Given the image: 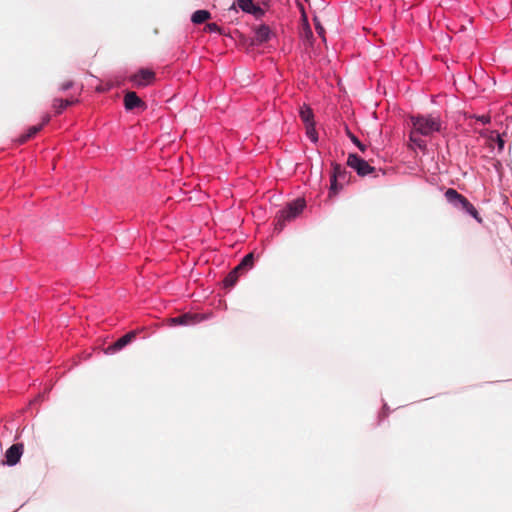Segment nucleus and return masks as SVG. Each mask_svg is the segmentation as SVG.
<instances>
[{"instance_id":"18","label":"nucleus","mask_w":512,"mask_h":512,"mask_svg":"<svg viewBox=\"0 0 512 512\" xmlns=\"http://www.w3.org/2000/svg\"><path fill=\"white\" fill-rule=\"evenodd\" d=\"M239 274L240 273L235 268H233L223 279L224 288H226V289L233 288L238 281Z\"/></svg>"},{"instance_id":"10","label":"nucleus","mask_w":512,"mask_h":512,"mask_svg":"<svg viewBox=\"0 0 512 512\" xmlns=\"http://www.w3.org/2000/svg\"><path fill=\"white\" fill-rule=\"evenodd\" d=\"M273 37H275V34L271 28L267 24L262 23L254 29V39L251 45H262L269 42Z\"/></svg>"},{"instance_id":"11","label":"nucleus","mask_w":512,"mask_h":512,"mask_svg":"<svg viewBox=\"0 0 512 512\" xmlns=\"http://www.w3.org/2000/svg\"><path fill=\"white\" fill-rule=\"evenodd\" d=\"M136 331H130L121 337H119L116 341L112 342L107 348V354H114L116 352L124 349L128 344H130L136 338Z\"/></svg>"},{"instance_id":"29","label":"nucleus","mask_w":512,"mask_h":512,"mask_svg":"<svg viewBox=\"0 0 512 512\" xmlns=\"http://www.w3.org/2000/svg\"><path fill=\"white\" fill-rule=\"evenodd\" d=\"M306 29H307V32L312 36V30L308 23H306Z\"/></svg>"},{"instance_id":"15","label":"nucleus","mask_w":512,"mask_h":512,"mask_svg":"<svg viewBox=\"0 0 512 512\" xmlns=\"http://www.w3.org/2000/svg\"><path fill=\"white\" fill-rule=\"evenodd\" d=\"M255 256L254 253H248L242 257L236 267H234L239 273L250 270L254 266Z\"/></svg>"},{"instance_id":"3","label":"nucleus","mask_w":512,"mask_h":512,"mask_svg":"<svg viewBox=\"0 0 512 512\" xmlns=\"http://www.w3.org/2000/svg\"><path fill=\"white\" fill-rule=\"evenodd\" d=\"M444 196L447 202L454 208L459 209L475 219L479 224L483 223V219L480 216L476 207L461 193L454 188H448Z\"/></svg>"},{"instance_id":"21","label":"nucleus","mask_w":512,"mask_h":512,"mask_svg":"<svg viewBox=\"0 0 512 512\" xmlns=\"http://www.w3.org/2000/svg\"><path fill=\"white\" fill-rule=\"evenodd\" d=\"M489 139L491 141H495L498 153H501L504 150L505 140L503 138V135H501L498 131H491Z\"/></svg>"},{"instance_id":"12","label":"nucleus","mask_w":512,"mask_h":512,"mask_svg":"<svg viewBox=\"0 0 512 512\" xmlns=\"http://www.w3.org/2000/svg\"><path fill=\"white\" fill-rule=\"evenodd\" d=\"M49 121H50V115H48V114L44 115L42 117L41 123L29 127L26 130V132H24L23 134H21L19 136L18 142L20 144H24L28 140L35 137L43 129V127L49 123Z\"/></svg>"},{"instance_id":"5","label":"nucleus","mask_w":512,"mask_h":512,"mask_svg":"<svg viewBox=\"0 0 512 512\" xmlns=\"http://www.w3.org/2000/svg\"><path fill=\"white\" fill-rule=\"evenodd\" d=\"M237 7L243 13L252 15L256 20L262 19L266 11L254 0H235L232 4L231 9Z\"/></svg>"},{"instance_id":"8","label":"nucleus","mask_w":512,"mask_h":512,"mask_svg":"<svg viewBox=\"0 0 512 512\" xmlns=\"http://www.w3.org/2000/svg\"><path fill=\"white\" fill-rule=\"evenodd\" d=\"M24 445L23 443H15L11 445L5 452V461L4 465L8 467H13L20 462V459L23 455Z\"/></svg>"},{"instance_id":"27","label":"nucleus","mask_w":512,"mask_h":512,"mask_svg":"<svg viewBox=\"0 0 512 512\" xmlns=\"http://www.w3.org/2000/svg\"><path fill=\"white\" fill-rule=\"evenodd\" d=\"M390 413V408L389 406L387 405L386 402L383 401V408H382V412L379 413L378 417H379V422L384 419L385 417H387Z\"/></svg>"},{"instance_id":"19","label":"nucleus","mask_w":512,"mask_h":512,"mask_svg":"<svg viewBox=\"0 0 512 512\" xmlns=\"http://www.w3.org/2000/svg\"><path fill=\"white\" fill-rule=\"evenodd\" d=\"M415 131L412 129V131L409 133V141L417 147L422 152H425L427 150V143L425 140H423L420 137L415 136Z\"/></svg>"},{"instance_id":"13","label":"nucleus","mask_w":512,"mask_h":512,"mask_svg":"<svg viewBox=\"0 0 512 512\" xmlns=\"http://www.w3.org/2000/svg\"><path fill=\"white\" fill-rule=\"evenodd\" d=\"M332 172L331 176H336V179H338L341 182L348 183L351 178V173L346 170L345 167H343L341 164L337 162H331Z\"/></svg>"},{"instance_id":"24","label":"nucleus","mask_w":512,"mask_h":512,"mask_svg":"<svg viewBox=\"0 0 512 512\" xmlns=\"http://www.w3.org/2000/svg\"><path fill=\"white\" fill-rule=\"evenodd\" d=\"M313 22H314V27H315L316 33L322 38L323 41H326L325 28L323 27V25L321 24V21L319 20V18L317 16L313 17Z\"/></svg>"},{"instance_id":"2","label":"nucleus","mask_w":512,"mask_h":512,"mask_svg":"<svg viewBox=\"0 0 512 512\" xmlns=\"http://www.w3.org/2000/svg\"><path fill=\"white\" fill-rule=\"evenodd\" d=\"M409 120L413 130L421 136H430L442 129L441 119L432 114L410 115Z\"/></svg>"},{"instance_id":"4","label":"nucleus","mask_w":512,"mask_h":512,"mask_svg":"<svg viewBox=\"0 0 512 512\" xmlns=\"http://www.w3.org/2000/svg\"><path fill=\"white\" fill-rule=\"evenodd\" d=\"M347 165L352 168L358 176L365 177L375 172V167L371 166L368 161L356 153H349L347 157Z\"/></svg>"},{"instance_id":"17","label":"nucleus","mask_w":512,"mask_h":512,"mask_svg":"<svg viewBox=\"0 0 512 512\" xmlns=\"http://www.w3.org/2000/svg\"><path fill=\"white\" fill-rule=\"evenodd\" d=\"M77 100H69L62 98H55L53 100V108L57 115L62 114L69 106L73 105Z\"/></svg>"},{"instance_id":"1","label":"nucleus","mask_w":512,"mask_h":512,"mask_svg":"<svg viewBox=\"0 0 512 512\" xmlns=\"http://www.w3.org/2000/svg\"><path fill=\"white\" fill-rule=\"evenodd\" d=\"M306 201L303 198H295L288 202L282 209L278 210L275 215L274 234H280L287 222L296 219L305 209Z\"/></svg>"},{"instance_id":"16","label":"nucleus","mask_w":512,"mask_h":512,"mask_svg":"<svg viewBox=\"0 0 512 512\" xmlns=\"http://www.w3.org/2000/svg\"><path fill=\"white\" fill-rule=\"evenodd\" d=\"M211 18V13L206 9H199L192 13L191 22L195 25H200Z\"/></svg>"},{"instance_id":"7","label":"nucleus","mask_w":512,"mask_h":512,"mask_svg":"<svg viewBox=\"0 0 512 512\" xmlns=\"http://www.w3.org/2000/svg\"><path fill=\"white\" fill-rule=\"evenodd\" d=\"M124 109L129 112L135 109L144 111L147 109V103L142 100L136 92L127 91L123 98Z\"/></svg>"},{"instance_id":"23","label":"nucleus","mask_w":512,"mask_h":512,"mask_svg":"<svg viewBox=\"0 0 512 512\" xmlns=\"http://www.w3.org/2000/svg\"><path fill=\"white\" fill-rule=\"evenodd\" d=\"M315 126H316V123L305 126V128H306V136L314 144H316L318 142V140H319L318 133L316 131V127Z\"/></svg>"},{"instance_id":"22","label":"nucleus","mask_w":512,"mask_h":512,"mask_svg":"<svg viewBox=\"0 0 512 512\" xmlns=\"http://www.w3.org/2000/svg\"><path fill=\"white\" fill-rule=\"evenodd\" d=\"M346 135L361 152L364 153L366 151L367 146L362 141H360V139L354 133H352L348 127H346Z\"/></svg>"},{"instance_id":"20","label":"nucleus","mask_w":512,"mask_h":512,"mask_svg":"<svg viewBox=\"0 0 512 512\" xmlns=\"http://www.w3.org/2000/svg\"><path fill=\"white\" fill-rule=\"evenodd\" d=\"M343 185L341 181L336 179V176L330 175L329 197H334L342 190Z\"/></svg>"},{"instance_id":"25","label":"nucleus","mask_w":512,"mask_h":512,"mask_svg":"<svg viewBox=\"0 0 512 512\" xmlns=\"http://www.w3.org/2000/svg\"><path fill=\"white\" fill-rule=\"evenodd\" d=\"M206 30L210 33H216V34H220V35H222L224 32L223 28L215 22L207 23Z\"/></svg>"},{"instance_id":"28","label":"nucleus","mask_w":512,"mask_h":512,"mask_svg":"<svg viewBox=\"0 0 512 512\" xmlns=\"http://www.w3.org/2000/svg\"><path fill=\"white\" fill-rule=\"evenodd\" d=\"M73 85H74L73 81H71V80L66 81L60 85L59 90L62 92L68 91L69 89H71L73 87Z\"/></svg>"},{"instance_id":"9","label":"nucleus","mask_w":512,"mask_h":512,"mask_svg":"<svg viewBox=\"0 0 512 512\" xmlns=\"http://www.w3.org/2000/svg\"><path fill=\"white\" fill-rule=\"evenodd\" d=\"M206 319L205 316L194 313H183L170 319L171 326H191L195 325L202 320Z\"/></svg>"},{"instance_id":"26","label":"nucleus","mask_w":512,"mask_h":512,"mask_svg":"<svg viewBox=\"0 0 512 512\" xmlns=\"http://www.w3.org/2000/svg\"><path fill=\"white\" fill-rule=\"evenodd\" d=\"M473 118H475L478 122H480L483 125L489 124L491 122V118L489 115H473Z\"/></svg>"},{"instance_id":"6","label":"nucleus","mask_w":512,"mask_h":512,"mask_svg":"<svg viewBox=\"0 0 512 512\" xmlns=\"http://www.w3.org/2000/svg\"><path fill=\"white\" fill-rule=\"evenodd\" d=\"M155 72L149 68H140L129 77L130 82L140 88L147 87L155 80Z\"/></svg>"},{"instance_id":"14","label":"nucleus","mask_w":512,"mask_h":512,"mask_svg":"<svg viewBox=\"0 0 512 512\" xmlns=\"http://www.w3.org/2000/svg\"><path fill=\"white\" fill-rule=\"evenodd\" d=\"M299 116L302 120V122L304 123V125H310V124H314L315 123V120H314V112L312 110V108L306 104V103H303L300 108H299Z\"/></svg>"}]
</instances>
